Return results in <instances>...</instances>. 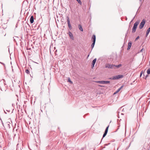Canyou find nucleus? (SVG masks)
Wrapping results in <instances>:
<instances>
[{
  "instance_id": "41",
  "label": "nucleus",
  "mask_w": 150,
  "mask_h": 150,
  "mask_svg": "<svg viewBox=\"0 0 150 150\" xmlns=\"http://www.w3.org/2000/svg\"><path fill=\"white\" fill-rule=\"evenodd\" d=\"M127 35V33L126 34V36Z\"/></svg>"
},
{
  "instance_id": "16",
  "label": "nucleus",
  "mask_w": 150,
  "mask_h": 150,
  "mask_svg": "<svg viewBox=\"0 0 150 150\" xmlns=\"http://www.w3.org/2000/svg\"><path fill=\"white\" fill-rule=\"evenodd\" d=\"M123 86H122L120 88H119L118 90L116 92V93H117L119 92L121 90V89L122 88Z\"/></svg>"
},
{
  "instance_id": "35",
  "label": "nucleus",
  "mask_w": 150,
  "mask_h": 150,
  "mask_svg": "<svg viewBox=\"0 0 150 150\" xmlns=\"http://www.w3.org/2000/svg\"><path fill=\"white\" fill-rule=\"evenodd\" d=\"M117 93H116V92L114 93V94H116Z\"/></svg>"
},
{
  "instance_id": "23",
  "label": "nucleus",
  "mask_w": 150,
  "mask_h": 150,
  "mask_svg": "<svg viewBox=\"0 0 150 150\" xmlns=\"http://www.w3.org/2000/svg\"><path fill=\"white\" fill-rule=\"evenodd\" d=\"M139 36H137V37L136 38V39H135V40H138V39H139Z\"/></svg>"
},
{
  "instance_id": "4",
  "label": "nucleus",
  "mask_w": 150,
  "mask_h": 150,
  "mask_svg": "<svg viewBox=\"0 0 150 150\" xmlns=\"http://www.w3.org/2000/svg\"><path fill=\"white\" fill-rule=\"evenodd\" d=\"M145 22L146 21L144 19L142 20V21L140 23L139 26V28L140 29H142L143 28L144 24H145Z\"/></svg>"
},
{
  "instance_id": "39",
  "label": "nucleus",
  "mask_w": 150,
  "mask_h": 150,
  "mask_svg": "<svg viewBox=\"0 0 150 150\" xmlns=\"http://www.w3.org/2000/svg\"><path fill=\"white\" fill-rule=\"evenodd\" d=\"M6 35V34L4 35V36H5Z\"/></svg>"
},
{
  "instance_id": "25",
  "label": "nucleus",
  "mask_w": 150,
  "mask_h": 150,
  "mask_svg": "<svg viewBox=\"0 0 150 150\" xmlns=\"http://www.w3.org/2000/svg\"><path fill=\"white\" fill-rule=\"evenodd\" d=\"M143 71H141V73H140V76H141L142 74V73H143Z\"/></svg>"
},
{
  "instance_id": "13",
  "label": "nucleus",
  "mask_w": 150,
  "mask_h": 150,
  "mask_svg": "<svg viewBox=\"0 0 150 150\" xmlns=\"http://www.w3.org/2000/svg\"><path fill=\"white\" fill-rule=\"evenodd\" d=\"M78 27H79V30L81 31H83V28L82 27V26L81 25V24H79L78 25Z\"/></svg>"
},
{
  "instance_id": "9",
  "label": "nucleus",
  "mask_w": 150,
  "mask_h": 150,
  "mask_svg": "<svg viewBox=\"0 0 150 150\" xmlns=\"http://www.w3.org/2000/svg\"><path fill=\"white\" fill-rule=\"evenodd\" d=\"M96 59L95 58L94 59L93 61H92V67H94V65L95 64V63L96 62Z\"/></svg>"
},
{
  "instance_id": "11",
  "label": "nucleus",
  "mask_w": 150,
  "mask_h": 150,
  "mask_svg": "<svg viewBox=\"0 0 150 150\" xmlns=\"http://www.w3.org/2000/svg\"><path fill=\"white\" fill-rule=\"evenodd\" d=\"M92 39L93 40V42H95L96 40V36L95 35H93L92 37Z\"/></svg>"
},
{
  "instance_id": "2",
  "label": "nucleus",
  "mask_w": 150,
  "mask_h": 150,
  "mask_svg": "<svg viewBox=\"0 0 150 150\" xmlns=\"http://www.w3.org/2000/svg\"><path fill=\"white\" fill-rule=\"evenodd\" d=\"M139 21H136L134 24V26H133L132 28V33H134L135 32L137 29L138 25L139 23Z\"/></svg>"
},
{
  "instance_id": "38",
  "label": "nucleus",
  "mask_w": 150,
  "mask_h": 150,
  "mask_svg": "<svg viewBox=\"0 0 150 150\" xmlns=\"http://www.w3.org/2000/svg\"><path fill=\"white\" fill-rule=\"evenodd\" d=\"M121 114V115H123V114L122 113Z\"/></svg>"
},
{
  "instance_id": "30",
  "label": "nucleus",
  "mask_w": 150,
  "mask_h": 150,
  "mask_svg": "<svg viewBox=\"0 0 150 150\" xmlns=\"http://www.w3.org/2000/svg\"><path fill=\"white\" fill-rule=\"evenodd\" d=\"M134 18H133V19L131 21V22H132V21H133V19H134Z\"/></svg>"
},
{
  "instance_id": "20",
  "label": "nucleus",
  "mask_w": 150,
  "mask_h": 150,
  "mask_svg": "<svg viewBox=\"0 0 150 150\" xmlns=\"http://www.w3.org/2000/svg\"><path fill=\"white\" fill-rule=\"evenodd\" d=\"M25 72L27 74H29L30 73V71L28 69H26L25 71Z\"/></svg>"
},
{
  "instance_id": "34",
  "label": "nucleus",
  "mask_w": 150,
  "mask_h": 150,
  "mask_svg": "<svg viewBox=\"0 0 150 150\" xmlns=\"http://www.w3.org/2000/svg\"><path fill=\"white\" fill-rule=\"evenodd\" d=\"M81 150H83V148H82Z\"/></svg>"
},
{
  "instance_id": "5",
  "label": "nucleus",
  "mask_w": 150,
  "mask_h": 150,
  "mask_svg": "<svg viewBox=\"0 0 150 150\" xmlns=\"http://www.w3.org/2000/svg\"><path fill=\"white\" fill-rule=\"evenodd\" d=\"M115 66V65L107 64H106L105 67L106 68H108L109 69H114Z\"/></svg>"
},
{
  "instance_id": "36",
  "label": "nucleus",
  "mask_w": 150,
  "mask_h": 150,
  "mask_svg": "<svg viewBox=\"0 0 150 150\" xmlns=\"http://www.w3.org/2000/svg\"><path fill=\"white\" fill-rule=\"evenodd\" d=\"M4 112L6 113V112L4 111Z\"/></svg>"
},
{
  "instance_id": "3",
  "label": "nucleus",
  "mask_w": 150,
  "mask_h": 150,
  "mask_svg": "<svg viewBox=\"0 0 150 150\" xmlns=\"http://www.w3.org/2000/svg\"><path fill=\"white\" fill-rule=\"evenodd\" d=\"M123 77V76L122 75H118L116 76H114L112 77H111L110 78V79H117L120 78H122Z\"/></svg>"
},
{
  "instance_id": "40",
  "label": "nucleus",
  "mask_w": 150,
  "mask_h": 150,
  "mask_svg": "<svg viewBox=\"0 0 150 150\" xmlns=\"http://www.w3.org/2000/svg\"><path fill=\"white\" fill-rule=\"evenodd\" d=\"M126 20H127V18H126Z\"/></svg>"
},
{
  "instance_id": "18",
  "label": "nucleus",
  "mask_w": 150,
  "mask_h": 150,
  "mask_svg": "<svg viewBox=\"0 0 150 150\" xmlns=\"http://www.w3.org/2000/svg\"><path fill=\"white\" fill-rule=\"evenodd\" d=\"M147 72L148 74H150V68H149L147 70Z\"/></svg>"
},
{
  "instance_id": "27",
  "label": "nucleus",
  "mask_w": 150,
  "mask_h": 150,
  "mask_svg": "<svg viewBox=\"0 0 150 150\" xmlns=\"http://www.w3.org/2000/svg\"><path fill=\"white\" fill-rule=\"evenodd\" d=\"M108 132V130H106L105 129V133H107Z\"/></svg>"
},
{
  "instance_id": "28",
  "label": "nucleus",
  "mask_w": 150,
  "mask_h": 150,
  "mask_svg": "<svg viewBox=\"0 0 150 150\" xmlns=\"http://www.w3.org/2000/svg\"><path fill=\"white\" fill-rule=\"evenodd\" d=\"M0 63H1V64H3V65H5V64H4V63H2V62H0Z\"/></svg>"
},
{
  "instance_id": "37",
  "label": "nucleus",
  "mask_w": 150,
  "mask_h": 150,
  "mask_svg": "<svg viewBox=\"0 0 150 150\" xmlns=\"http://www.w3.org/2000/svg\"><path fill=\"white\" fill-rule=\"evenodd\" d=\"M75 150H78V149H75Z\"/></svg>"
},
{
  "instance_id": "7",
  "label": "nucleus",
  "mask_w": 150,
  "mask_h": 150,
  "mask_svg": "<svg viewBox=\"0 0 150 150\" xmlns=\"http://www.w3.org/2000/svg\"><path fill=\"white\" fill-rule=\"evenodd\" d=\"M67 22L68 23V26L69 29L70 30H71L72 29V27H71V25L70 24L69 18V17L68 16H67Z\"/></svg>"
},
{
  "instance_id": "24",
  "label": "nucleus",
  "mask_w": 150,
  "mask_h": 150,
  "mask_svg": "<svg viewBox=\"0 0 150 150\" xmlns=\"http://www.w3.org/2000/svg\"><path fill=\"white\" fill-rule=\"evenodd\" d=\"M109 125H108V126H107V127L106 128V129H105V130H108V128H109Z\"/></svg>"
},
{
  "instance_id": "12",
  "label": "nucleus",
  "mask_w": 150,
  "mask_h": 150,
  "mask_svg": "<svg viewBox=\"0 0 150 150\" xmlns=\"http://www.w3.org/2000/svg\"><path fill=\"white\" fill-rule=\"evenodd\" d=\"M132 42H129L128 43V47L127 48V50H129L130 49L131 46L132 45Z\"/></svg>"
},
{
  "instance_id": "31",
  "label": "nucleus",
  "mask_w": 150,
  "mask_h": 150,
  "mask_svg": "<svg viewBox=\"0 0 150 150\" xmlns=\"http://www.w3.org/2000/svg\"><path fill=\"white\" fill-rule=\"evenodd\" d=\"M7 111L8 112H10V110H7Z\"/></svg>"
},
{
  "instance_id": "10",
  "label": "nucleus",
  "mask_w": 150,
  "mask_h": 150,
  "mask_svg": "<svg viewBox=\"0 0 150 150\" xmlns=\"http://www.w3.org/2000/svg\"><path fill=\"white\" fill-rule=\"evenodd\" d=\"M30 21L31 23H33L34 22V18L33 16H31L30 17Z\"/></svg>"
},
{
  "instance_id": "21",
  "label": "nucleus",
  "mask_w": 150,
  "mask_h": 150,
  "mask_svg": "<svg viewBox=\"0 0 150 150\" xmlns=\"http://www.w3.org/2000/svg\"><path fill=\"white\" fill-rule=\"evenodd\" d=\"M107 134V133L104 132V133L103 135L102 139H103V138H104V137H105V136Z\"/></svg>"
},
{
  "instance_id": "6",
  "label": "nucleus",
  "mask_w": 150,
  "mask_h": 150,
  "mask_svg": "<svg viewBox=\"0 0 150 150\" xmlns=\"http://www.w3.org/2000/svg\"><path fill=\"white\" fill-rule=\"evenodd\" d=\"M97 83H98L100 84H104L109 83L110 82L109 81H96Z\"/></svg>"
},
{
  "instance_id": "19",
  "label": "nucleus",
  "mask_w": 150,
  "mask_h": 150,
  "mask_svg": "<svg viewBox=\"0 0 150 150\" xmlns=\"http://www.w3.org/2000/svg\"><path fill=\"white\" fill-rule=\"evenodd\" d=\"M68 82H70L71 83H72L73 82L72 81H71L70 79L69 78L68 79Z\"/></svg>"
},
{
  "instance_id": "29",
  "label": "nucleus",
  "mask_w": 150,
  "mask_h": 150,
  "mask_svg": "<svg viewBox=\"0 0 150 150\" xmlns=\"http://www.w3.org/2000/svg\"><path fill=\"white\" fill-rule=\"evenodd\" d=\"M13 40H14V41L16 42V41L15 39L14 38V37H13Z\"/></svg>"
},
{
  "instance_id": "15",
  "label": "nucleus",
  "mask_w": 150,
  "mask_h": 150,
  "mask_svg": "<svg viewBox=\"0 0 150 150\" xmlns=\"http://www.w3.org/2000/svg\"><path fill=\"white\" fill-rule=\"evenodd\" d=\"M95 42H93L92 44L91 45V48H92L91 50H92V49H93V47H94V45H95Z\"/></svg>"
},
{
  "instance_id": "32",
  "label": "nucleus",
  "mask_w": 150,
  "mask_h": 150,
  "mask_svg": "<svg viewBox=\"0 0 150 150\" xmlns=\"http://www.w3.org/2000/svg\"><path fill=\"white\" fill-rule=\"evenodd\" d=\"M99 86H101L100 85H99Z\"/></svg>"
},
{
  "instance_id": "26",
  "label": "nucleus",
  "mask_w": 150,
  "mask_h": 150,
  "mask_svg": "<svg viewBox=\"0 0 150 150\" xmlns=\"http://www.w3.org/2000/svg\"><path fill=\"white\" fill-rule=\"evenodd\" d=\"M143 51H144V49H143V48H142V49L141 50V51H140V52H143Z\"/></svg>"
},
{
  "instance_id": "1",
  "label": "nucleus",
  "mask_w": 150,
  "mask_h": 150,
  "mask_svg": "<svg viewBox=\"0 0 150 150\" xmlns=\"http://www.w3.org/2000/svg\"><path fill=\"white\" fill-rule=\"evenodd\" d=\"M5 81L4 79H2L0 81V89L2 91H6V88H4V87H5Z\"/></svg>"
},
{
  "instance_id": "8",
  "label": "nucleus",
  "mask_w": 150,
  "mask_h": 150,
  "mask_svg": "<svg viewBox=\"0 0 150 150\" xmlns=\"http://www.w3.org/2000/svg\"><path fill=\"white\" fill-rule=\"evenodd\" d=\"M68 33L69 36L71 39L73 40H74V38L72 33L70 31H69Z\"/></svg>"
},
{
  "instance_id": "33",
  "label": "nucleus",
  "mask_w": 150,
  "mask_h": 150,
  "mask_svg": "<svg viewBox=\"0 0 150 150\" xmlns=\"http://www.w3.org/2000/svg\"><path fill=\"white\" fill-rule=\"evenodd\" d=\"M89 54L88 55V56H87V57H89Z\"/></svg>"
},
{
  "instance_id": "22",
  "label": "nucleus",
  "mask_w": 150,
  "mask_h": 150,
  "mask_svg": "<svg viewBox=\"0 0 150 150\" xmlns=\"http://www.w3.org/2000/svg\"><path fill=\"white\" fill-rule=\"evenodd\" d=\"M78 2V3L80 4H81V2L80 1V0H76Z\"/></svg>"
},
{
  "instance_id": "14",
  "label": "nucleus",
  "mask_w": 150,
  "mask_h": 150,
  "mask_svg": "<svg viewBox=\"0 0 150 150\" xmlns=\"http://www.w3.org/2000/svg\"><path fill=\"white\" fill-rule=\"evenodd\" d=\"M150 31V27L148 29V30L146 31V37H147Z\"/></svg>"
},
{
  "instance_id": "42",
  "label": "nucleus",
  "mask_w": 150,
  "mask_h": 150,
  "mask_svg": "<svg viewBox=\"0 0 150 150\" xmlns=\"http://www.w3.org/2000/svg\"><path fill=\"white\" fill-rule=\"evenodd\" d=\"M140 1H141V0H140Z\"/></svg>"
},
{
  "instance_id": "17",
  "label": "nucleus",
  "mask_w": 150,
  "mask_h": 150,
  "mask_svg": "<svg viewBox=\"0 0 150 150\" xmlns=\"http://www.w3.org/2000/svg\"><path fill=\"white\" fill-rule=\"evenodd\" d=\"M115 67H117V68H118L119 67H121V66H122V64H119L118 65H115Z\"/></svg>"
}]
</instances>
